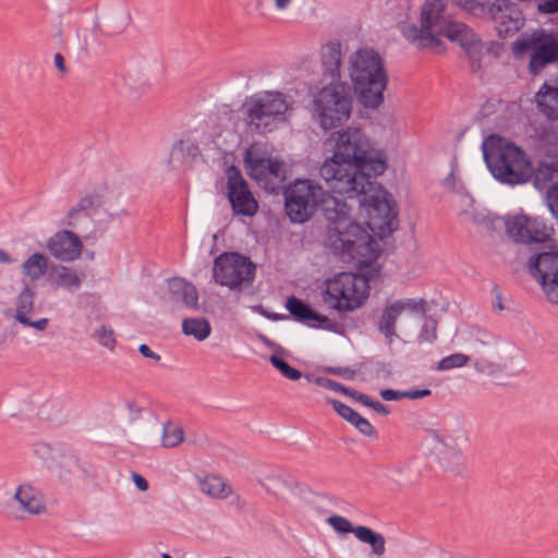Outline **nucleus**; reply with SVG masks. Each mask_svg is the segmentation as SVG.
<instances>
[{
	"label": "nucleus",
	"instance_id": "41",
	"mask_svg": "<svg viewBox=\"0 0 558 558\" xmlns=\"http://www.w3.org/2000/svg\"><path fill=\"white\" fill-rule=\"evenodd\" d=\"M454 4L462 8L463 10L468 11L469 13L478 16L484 17L486 16V11L488 9V4L490 2H478L477 0H452Z\"/></svg>",
	"mask_w": 558,
	"mask_h": 558
},
{
	"label": "nucleus",
	"instance_id": "19",
	"mask_svg": "<svg viewBox=\"0 0 558 558\" xmlns=\"http://www.w3.org/2000/svg\"><path fill=\"white\" fill-rule=\"evenodd\" d=\"M46 247L54 258L69 263L81 257L83 243L74 232L60 230L48 239Z\"/></svg>",
	"mask_w": 558,
	"mask_h": 558
},
{
	"label": "nucleus",
	"instance_id": "15",
	"mask_svg": "<svg viewBox=\"0 0 558 558\" xmlns=\"http://www.w3.org/2000/svg\"><path fill=\"white\" fill-rule=\"evenodd\" d=\"M425 306L426 302L423 299H402L389 302L376 313L375 326L378 332L385 337L386 342L391 344L397 337L396 325L402 313H423Z\"/></svg>",
	"mask_w": 558,
	"mask_h": 558
},
{
	"label": "nucleus",
	"instance_id": "50",
	"mask_svg": "<svg viewBox=\"0 0 558 558\" xmlns=\"http://www.w3.org/2000/svg\"><path fill=\"white\" fill-rule=\"evenodd\" d=\"M538 9L543 13L558 12V0H546L538 4Z\"/></svg>",
	"mask_w": 558,
	"mask_h": 558
},
{
	"label": "nucleus",
	"instance_id": "59",
	"mask_svg": "<svg viewBox=\"0 0 558 558\" xmlns=\"http://www.w3.org/2000/svg\"><path fill=\"white\" fill-rule=\"evenodd\" d=\"M161 558H172V557H171L169 554L163 553V554L161 555Z\"/></svg>",
	"mask_w": 558,
	"mask_h": 558
},
{
	"label": "nucleus",
	"instance_id": "22",
	"mask_svg": "<svg viewBox=\"0 0 558 558\" xmlns=\"http://www.w3.org/2000/svg\"><path fill=\"white\" fill-rule=\"evenodd\" d=\"M356 236L349 238L348 246L350 251L345 255V262H355L360 265H369L378 256V244L372 238L368 231L361 226V234L355 232Z\"/></svg>",
	"mask_w": 558,
	"mask_h": 558
},
{
	"label": "nucleus",
	"instance_id": "2",
	"mask_svg": "<svg viewBox=\"0 0 558 558\" xmlns=\"http://www.w3.org/2000/svg\"><path fill=\"white\" fill-rule=\"evenodd\" d=\"M407 40L420 49H435L444 38L459 44L472 57H477L483 44L465 24L452 20L447 14V0H426L420 13L418 25L402 28Z\"/></svg>",
	"mask_w": 558,
	"mask_h": 558
},
{
	"label": "nucleus",
	"instance_id": "29",
	"mask_svg": "<svg viewBox=\"0 0 558 558\" xmlns=\"http://www.w3.org/2000/svg\"><path fill=\"white\" fill-rule=\"evenodd\" d=\"M34 310V293L31 289L24 288L16 301L15 319L25 326L33 327L37 330H45L48 325L47 318L32 320L29 314Z\"/></svg>",
	"mask_w": 558,
	"mask_h": 558
},
{
	"label": "nucleus",
	"instance_id": "37",
	"mask_svg": "<svg viewBox=\"0 0 558 558\" xmlns=\"http://www.w3.org/2000/svg\"><path fill=\"white\" fill-rule=\"evenodd\" d=\"M182 331L185 336L193 337L197 341H204L209 337L211 327L204 317L186 318L182 322Z\"/></svg>",
	"mask_w": 558,
	"mask_h": 558
},
{
	"label": "nucleus",
	"instance_id": "58",
	"mask_svg": "<svg viewBox=\"0 0 558 558\" xmlns=\"http://www.w3.org/2000/svg\"><path fill=\"white\" fill-rule=\"evenodd\" d=\"M0 262L1 263H9L10 262L9 254L5 253L4 251H1V250H0Z\"/></svg>",
	"mask_w": 558,
	"mask_h": 558
},
{
	"label": "nucleus",
	"instance_id": "53",
	"mask_svg": "<svg viewBox=\"0 0 558 558\" xmlns=\"http://www.w3.org/2000/svg\"><path fill=\"white\" fill-rule=\"evenodd\" d=\"M348 396L356 400L357 402L368 407L371 404L372 399L364 393L357 392V391H350L348 392Z\"/></svg>",
	"mask_w": 558,
	"mask_h": 558
},
{
	"label": "nucleus",
	"instance_id": "52",
	"mask_svg": "<svg viewBox=\"0 0 558 558\" xmlns=\"http://www.w3.org/2000/svg\"><path fill=\"white\" fill-rule=\"evenodd\" d=\"M317 381L323 384V385H325V386H327V387H329V388H331L335 391H340V392H342L344 395H348V392H349V389L344 388L340 384L335 383V381H332L330 379H318Z\"/></svg>",
	"mask_w": 558,
	"mask_h": 558
},
{
	"label": "nucleus",
	"instance_id": "30",
	"mask_svg": "<svg viewBox=\"0 0 558 558\" xmlns=\"http://www.w3.org/2000/svg\"><path fill=\"white\" fill-rule=\"evenodd\" d=\"M320 61L324 73L332 80L340 81L342 50L338 41H328L320 48Z\"/></svg>",
	"mask_w": 558,
	"mask_h": 558
},
{
	"label": "nucleus",
	"instance_id": "18",
	"mask_svg": "<svg viewBox=\"0 0 558 558\" xmlns=\"http://www.w3.org/2000/svg\"><path fill=\"white\" fill-rule=\"evenodd\" d=\"M501 37L515 34L523 26L521 12L506 0H494L488 4L486 16Z\"/></svg>",
	"mask_w": 558,
	"mask_h": 558
},
{
	"label": "nucleus",
	"instance_id": "54",
	"mask_svg": "<svg viewBox=\"0 0 558 558\" xmlns=\"http://www.w3.org/2000/svg\"><path fill=\"white\" fill-rule=\"evenodd\" d=\"M138 350L141 354L144 355L145 357L153 359L155 361L160 360V356L157 353L153 352L147 344H141Z\"/></svg>",
	"mask_w": 558,
	"mask_h": 558
},
{
	"label": "nucleus",
	"instance_id": "51",
	"mask_svg": "<svg viewBox=\"0 0 558 558\" xmlns=\"http://www.w3.org/2000/svg\"><path fill=\"white\" fill-rule=\"evenodd\" d=\"M133 483L141 492H146L148 489L147 481L138 473H132L131 475Z\"/></svg>",
	"mask_w": 558,
	"mask_h": 558
},
{
	"label": "nucleus",
	"instance_id": "45",
	"mask_svg": "<svg viewBox=\"0 0 558 558\" xmlns=\"http://www.w3.org/2000/svg\"><path fill=\"white\" fill-rule=\"evenodd\" d=\"M95 206V198L93 196L82 197L74 206L82 215H87L86 211Z\"/></svg>",
	"mask_w": 558,
	"mask_h": 558
},
{
	"label": "nucleus",
	"instance_id": "13",
	"mask_svg": "<svg viewBox=\"0 0 558 558\" xmlns=\"http://www.w3.org/2000/svg\"><path fill=\"white\" fill-rule=\"evenodd\" d=\"M532 178L537 189H546L547 206L550 213L558 219V148H541L536 167L533 168Z\"/></svg>",
	"mask_w": 558,
	"mask_h": 558
},
{
	"label": "nucleus",
	"instance_id": "40",
	"mask_svg": "<svg viewBox=\"0 0 558 558\" xmlns=\"http://www.w3.org/2000/svg\"><path fill=\"white\" fill-rule=\"evenodd\" d=\"M269 362L282 376L290 380H299L302 377V373L299 369L290 366L283 359L276 354L270 355Z\"/></svg>",
	"mask_w": 558,
	"mask_h": 558
},
{
	"label": "nucleus",
	"instance_id": "16",
	"mask_svg": "<svg viewBox=\"0 0 558 558\" xmlns=\"http://www.w3.org/2000/svg\"><path fill=\"white\" fill-rule=\"evenodd\" d=\"M227 195L232 210L236 215L253 217L258 210V203L250 191L241 171L230 166L227 171Z\"/></svg>",
	"mask_w": 558,
	"mask_h": 558
},
{
	"label": "nucleus",
	"instance_id": "43",
	"mask_svg": "<svg viewBox=\"0 0 558 558\" xmlns=\"http://www.w3.org/2000/svg\"><path fill=\"white\" fill-rule=\"evenodd\" d=\"M95 335L100 344L109 349L113 348L116 340L112 330L107 329L105 327H100L99 329L96 330Z\"/></svg>",
	"mask_w": 558,
	"mask_h": 558
},
{
	"label": "nucleus",
	"instance_id": "14",
	"mask_svg": "<svg viewBox=\"0 0 558 558\" xmlns=\"http://www.w3.org/2000/svg\"><path fill=\"white\" fill-rule=\"evenodd\" d=\"M529 270L541 286L546 300L558 305V252L533 254L529 259Z\"/></svg>",
	"mask_w": 558,
	"mask_h": 558
},
{
	"label": "nucleus",
	"instance_id": "3",
	"mask_svg": "<svg viewBox=\"0 0 558 558\" xmlns=\"http://www.w3.org/2000/svg\"><path fill=\"white\" fill-rule=\"evenodd\" d=\"M348 76L359 106L366 111H377L388 87V73L380 53L371 47L354 50L348 57Z\"/></svg>",
	"mask_w": 558,
	"mask_h": 558
},
{
	"label": "nucleus",
	"instance_id": "47",
	"mask_svg": "<svg viewBox=\"0 0 558 558\" xmlns=\"http://www.w3.org/2000/svg\"><path fill=\"white\" fill-rule=\"evenodd\" d=\"M430 395H432V391L428 388L404 391L405 398L410 399V400H417V399L426 398V397H429Z\"/></svg>",
	"mask_w": 558,
	"mask_h": 558
},
{
	"label": "nucleus",
	"instance_id": "49",
	"mask_svg": "<svg viewBox=\"0 0 558 558\" xmlns=\"http://www.w3.org/2000/svg\"><path fill=\"white\" fill-rule=\"evenodd\" d=\"M538 9L543 13L558 12V0H546L538 4Z\"/></svg>",
	"mask_w": 558,
	"mask_h": 558
},
{
	"label": "nucleus",
	"instance_id": "4",
	"mask_svg": "<svg viewBox=\"0 0 558 558\" xmlns=\"http://www.w3.org/2000/svg\"><path fill=\"white\" fill-rule=\"evenodd\" d=\"M482 148L490 173L499 182L519 185L532 179V161L521 147L504 137L490 135Z\"/></svg>",
	"mask_w": 558,
	"mask_h": 558
},
{
	"label": "nucleus",
	"instance_id": "7",
	"mask_svg": "<svg viewBox=\"0 0 558 558\" xmlns=\"http://www.w3.org/2000/svg\"><path fill=\"white\" fill-rule=\"evenodd\" d=\"M322 301L337 313H350L362 307L369 295L368 280L357 274L339 272L325 280Z\"/></svg>",
	"mask_w": 558,
	"mask_h": 558
},
{
	"label": "nucleus",
	"instance_id": "44",
	"mask_svg": "<svg viewBox=\"0 0 558 558\" xmlns=\"http://www.w3.org/2000/svg\"><path fill=\"white\" fill-rule=\"evenodd\" d=\"M87 218V215H82L74 206L68 211L64 217L63 225L69 228H77L82 219Z\"/></svg>",
	"mask_w": 558,
	"mask_h": 558
},
{
	"label": "nucleus",
	"instance_id": "57",
	"mask_svg": "<svg viewBox=\"0 0 558 558\" xmlns=\"http://www.w3.org/2000/svg\"><path fill=\"white\" fill-rule=\"evenodd\" d=\"M293 0H275V7L279 11H284L289 8Z\"/></svg>",
	"mask_w": 558,
	"mask_h": 558
},
{
	"label": "nucleus",
	"instance_id": "27",
	"mask_svg": "<svg viewBox=\"0 0 558 558\" xmlns=\"http://www.w3.org/2000/svg\"><path fill=\"white\" fill-rule=\"evenodd\" d=\"M539 111L548 119H558V76L546 81L535 95Z\"/></svg>",
	"mask_w": 558,
	"mask_h": 558
},
{
	"label": "nucleus",
	"instance_id": "26",
	"mask_svg": "<svg viewBox=\"0 0 558 558\" xmlns=\"http://www.w3.org/2000/svg\"><path fill=\"white\" fill-rule=\"evenodd\" d=\"M286 306L295 320L304 323L310 327L331 329L335 326L327 316L313 311L307 304L295 296L288 298Z\"/></svg>",
	"mask_w": 558,
	"mask_h": 558
},
{
	"label": "nucleus",
	"instance_id": "17",
	"mask_svg": "<svg viewBox=\"0 0 558 558\" xmlns=\"http://www.w3.org/2000/svg\"><path fill=\"white\" fill-rule=\"evenodd\" d=\"M510 239L519 243L545 242L551 233L542 220L525 215L510 217L505 222Z\"/></svg>",
	"mask_w": 558,
	"mask_h": 558
},
{
	"label": "nucleus",
	"instance_id": "42",
	"mask_svg": "<svg viewBox=\"0 0 558 558\" xmlns=\"http://www.w3.org/2000/svg\"><path fill=\"white\" fill-rule=\"evenodd\" d=\"M327 523L336 531V532H339V533H353L354 534V530L355 527L351 524V522L344 518V517H341V515H338V514H333V515H330L328 519H327Z\"/></svg>",
	"mask_w": 558,
	"mask_h": 558
},
{
	"label": "nucleus",
	"instance_id": "23",
	"mask_svg": "<svg viewBox=\"0 0 558 558\" xmlns=\"http://www.w3.org/2000/svg\"><path fill=\"white\" fill-rule=\"evenodd\" d=\"M357 232L361 234V225L350 222L345 226H328L325 236L326 246L340 259L345 262V255L350 251L348 246L349 238L356 236Z\"/></svg>",
	"mask_w": 558,
	"mask_h": 558
},
{
	"label": "nucleus",
	"instance_id": "34",
	"mask_svg": "<svg viewBox=\"0 0 558 558\" xmlns=\"http://www.w3.org/2000/svg\"><path fill=\"white\" fill-rule=\"evenodd\" d=\"M197 483L202 493L211 498L223 499L231 494V488L225 481L216 475H206L197 477Z\"/></svg>",
	"mask_w": 558,
	"mask_h": 558
},
{
	"label": "nucleus",
	"instance_id": "31",
	"mask_svg": "<svg viewBox=\"0 0 558 558\" xmlns=\"http://www.w3.org/2000/svg\"><path fill=\"white\" fill-rule=\"evenodd\" d=\"M322 209L329 221V226H345L351 222V207L347 203L331 196L328 192L322 204Z\"/></svg>",
	"mask_w": 558,
	"mask_h": 558
},
{
	"label": "nucleus",
	"instance_id": "8",
	"mask_svg": "<svg viewBox=\"0 0 558 558\" xmlns=\"http://www.w3.org/2000/svg\"><path fill=\"white\" fill-rule=\"evenodd\" d=\"M292 110L287 97L279 92H265L248 98L243 105L244 121L251 132H272L288 120Z\"/></svg>",
	"mask_w": 558,
	"mask_h": 558
},
{
	"label": "nucleus",
	"instance_id": "5",
	"mask_svg": "<svg viewBox=\"0 0 558 558\" xmlns=\"http://www.w3.org/2000/svg\"><path fill=\"white\" fill-rule=\"evenodd\" d=\"M340 194L359 199L368 228L377 235L387 236L398 228V214L392 195L372 178L356 184L354 191Z\"/></svg>",
	"mask_w": 558,
	"mask_h": 558
},
{
	"label": "nucleus",
	"instance_id": "36",
	"mask_svg": "<svg viewBox=\"0 0 558 558\" xmlns=\"http://www.w3.org/2000/svg\"><path fill=\"white\" fill-rule=\"evenodd\" d=\"M354 535L360 542L368 544L374 555L383 556L385 554L386 541L381 534L367 526L359 525L355 526Z\"/></svg>",
	"mask_w": 558,
	"mask_h": 558
},
{
	"label": "nucleus",
	"instance_id": "11",
	"mask_svg": "<svg viewBox=\"0 0 558 558\" xmlns=\"http://www.w3.org/2000/svg\"><path fill=\"white\" fill-rule=\"evenodd\" d=\"M513 53L517 58L530 53L529 71L537 75L545 66L558 62V38L544 31L523 35L513 43Z\"/></svg>",
	"mask_w": 558,
	"mask_h": 558
},
{
	"label": "nucleus",
	"instance_id": "35",
	"mask_svg": "<svg viewBox=\"0 0 558 558\" xmlns=\"http://www.w3.org/2000/svg\"><path fill=\"white\" fill-rule=\"evenodd\" d=\"M48 259L41 253L32 254L22 266L23 275L32 281L39 280L47 272L49 274Z\"/></svg>",
	"mask_w": 558,
	"mask_h": 558
},
{
	"label": "nucleus",
	"instance_id": "1",
	"mask_svg": "<svg viewBox=\"0 0 558 558\" xmlns=\"http://www.w3.org/2000/svg\"><path fill=\"white\" fill-rule=\"evenodd\" d=\"M332 137V156L325 159L319 174L333 193L354 191L356 184L387 170L386 153L373 145L361 128L348 126Z\"/></svg>",
	"mask_w": 558,
	"mask_h": 558
},
{
	"label": "nucleus",
	"instance_id": "46",
	"mask_svg": "<svg viewBox=\"0 0 558 558\" xmlns=\"http://www.w3.org/2000/svg\"><path fill=\"white\" fill-rule=\"evenodd\" d=\"M425 333L421 337L424 341H433L436 338V323L434 320H427L424 324Z\"/></svg>",
	"mask_w": 558,
	"mask_h": 558
},
{
	"label": "nucleus",
	"instance_id": "10",
	"mask_svg": "<svg viewBox=\"0 0 558 558\" xmlns=\"http://www.w3.org/2000/svg\"><path fill=\"white\" fill-rule=\"evenodd\" d=\"M245 170L247 174L265 191L276 192L287 179L288 165L278 155L252 147L245 151Z\"/></svg>",
	"mask_w": 558,
	"mask_h": 558
},
{
	"label": "nucleus",
	"instance_id": "55",
	"mask_svg": "<svg viewBox=\"0 0 558 558\" xmlns=\"http://www.w3.org/2000/svg\"><path fill=\"white\" fill-rule=\"evenodd\" d=\"M53 60H54L56 68L60 72L64 73L66 71L64 58L60 53H56Z\"/></svg>",
	"mask_w": 558,
	"mask_h": 558
},
{
	"label": "nucleus",
	"instance_id": "48",
	"mask_svg": "<svg viewBox=\"0 0 558 558\" xmlns=\"http://www.w3.org/2000/svg\"><path fill=\"white\" fill-rule=\"evenodd\" d=\"M380 397L386 401L400 400L405 398L404 391L384 389L379 392Z\"/></svg>",
	"mask_w": 558,
	"mask_h": 558
},
{
	"label": "nucleus",
	"instance_id": "33",
	"mask_svg": "<svg viewBox=\"0 0 558 558\" xmlns=\"http://www.w3.org/2000/svg\"><path fill=\"white\" fill-rule=\"evenodd\" d=\"M333 410L344 420L350 422L354 427L365 436H374L376 434L373 425L364 417H362L357 412L348 407L347 404L338 401H331Z\"/></svg>",
	"mask_w": 558,
	"mask_h": 558
},
{
	"label": "nucleus",
	"instance_id": "25",
	"mask_svg": "<svg viewBox=\"0 0 558 558\" xmlns=\"http://www.w3.org/2000/svg\"><path fill=\"white\" fill-rule=\"evenodd\" d=\"M13 500L19 505L20 510L29 515H41L47 512L44 494L29 483L20 484L15 488Z\"/></svg>",
	"mask_w": 558,
	"mask_h": 558
},
{
	"label": "nucleus",
	"instance_id": "9",
	"mask_svg": "<svg viewBox=\"0 0 558 558\" xmlns=\"http://www.w3.org/2000/svg\"><path fill=\"white\" fill-rule=\"evenodd\" d=\"M327 191L311 179H296L284 190V208L293 223L310 220L322 207Z\"/></svg>",
	"mask_w": 558,
	"mask_h": 558
},
{
	"label": "nucleus",
	"instance_id": "20",
	"mask_svg": "<svg viewBox=\"0 0 558 558\" xmlns=\"http://www.w3.org/2000/svg\"><path fill=\"white\" fill-rule=\"evenodd\" d=\"M258 483L269 496L282 504H287L298 488V482L292 476L276 470L263 473Z\"/></svg>",
	"mask_w": 558,
	"mask_h": 558
},
{
	"label": "nucleus",
	"instance_id": "56",
	"mask_svg": "<svg viewBox=\"0 0 558 558\" xmlns=\"http://www.w3.org/2000/svg\"><path fill=\"white\" fill-rule=\"evenodd\" d=\"M368 407L374 409L377 413H380V414H384V415H387L389 413L387 408L384 404H381L380 402H377V401H373L372 400L371 404Z\"/></svg>",
	"mask_w": 558,
	"mask_h": 558
},
{
	"label": "nucleus",
	"instance_id": "38",
	"mask_svg": "<svg viewBox=\"0 0 558 558\" xmlns=\"http://www.w3.org/2000/svg\"><path fill=\"white\" fill-rule=\"evenodd\" d=\"M184 441L183 428L175 423H166L162 428L161 445L165 448H173Z\"/></svg>",
	"mask_w": 558,
	"mask_h": 558
},
{
	"label": "nucleus",
	"instance_id": "6",
	"mask_svg": "<svg viewBox=\"0 0 558 558\" xmlns=\"http://www.w3.org/2000/svg\"><path fill=\"white\" fill-rule=\"evenodd\" d=\"M313 120L325 131L341 126L349 121L353 97L350 87L341 81H335L319 88L313 95Z\"/></svg>",
	"mask_w": 558,
	"mask_h": 558
},
{
	"label": "nucleus",
	"instance_id": "21",
	"mask_svg": "<svg viewBox=\"0 0 558 558\" xmlns=\"http://www.w3.org/2000/svg\"><path fill=\"white\" fill-rule=\"evenodd\" d=\"M433 440L439 459L445 464L459 462L463 457V445L466 437L460 432L433 433Z\"/></svg>",
	"mask_w": 558,
	"mask_h": 558
},
{
	"label": "nucleus",
	"instance_id": "24",
	"mask_svg": "<svg viewBox=\"0 0 558 558\" xmlns=\"http://www.w3.org/2000/svg\"><path fill=\"white\" fill-rule=\"evenodd\" d=\"M168 302L172 310L198 308V293L192 283L181 278H172L168 281Z\"/></svg>",
	"mask_w": 558,
	"mask_h": 558
},
{
	"label": "nucleus",
	"instance_id": "32",
	"mask_svg": "<svg viewBox=\"0 0 558 558\" xmlns=\"http://www.w3.org/2000/svg\"><path fill=\"white\" fill-rule=\"evenodd\" d=\"M198 155V147L191 140L177 141L169 153L167 163L170 168H180Z\"/></svg>",
	"mask_w": 558,
	"mask_h": 558
},
{
	"label": "nucleus",
	"instance_id": "12",
	"mask_svg": "<svg viewBox=\"0 0 558 558\" xmlns=\"http://www.w3.org/2000/svg\"><path fill=\"white\" fill-rule=\"evenodd\" d=\"M255 265L250 258L238 253H225L215 259L216 282L231 290H242L253 282Z\"/></svg>",
	"mask_w": 558,
	"mask_h": 558
},
{
	"label": "nucleus",
	"instance_id": "28",
	"mask_svg": "<svg viewBox=\"0 0 558 558\" xmlns=\"http://www.w3.org/2000/svg\"><path fill=\"white\" fill-rule=\"evenodd\" d=\"M48 280L56 288L66 291H76L81 288L84 275L64 265H50Z\"/></svg>",
	"mask_w": 558,
	"mask_h": 558
},
{
	"label": "nucleus",
	"instance_id": "39",
	"mask_svg": "<svg viewBox=\"0 0 558 558\" xmlns=\"http://www.w3.org/2000/svg\"><path fill=\"white\" fill-rule=\"evenodd\" d=\"M471 357L464 353H453L442 357L436 365L438 372H447L454 368H461L468 365Z\"/></svg>",
	"mask_w": 558,
	"mask_h": 558
}]
</instances>
